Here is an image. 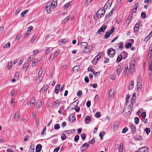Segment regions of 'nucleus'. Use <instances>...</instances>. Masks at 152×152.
Returning a JSON list of instances; mask_svg holds the SVG:
<instances>
[{"mask_svg":"<svg viewBox=\"0 0 152 152\" xmlns=\"http://www.w3.org/2000/svg\"><path fill=\"white\" fill-rule=\"evenodd\" d=\"M105 134V132L104 131H102L99 134V136L101 139H102L104 135Z\"/></svg>","mask_w":152,"mask_h":152,"instance_id":"de8ad7c7","label":"nucleus"},{"mask_svg":"<svg viewBox=\"0 0 152 152\" xmlns=\"http://www.w3.org/2000/svg\"><path fill=\"white\" fill-rule=\"evenodd\" d=\"M93 49L91 45H88L85 48L82 50V52L85 54L88 53L90 52Z\"/></svg>","mask_w":152,"mask_h":152,"instance_id":"7ed1b4c3","label":"nucleus"},{"mask_svg":"<svg viewBox=\"0 0 152 152\" xmlns=\"http://www.w3.org/2000/svg\"><path fill=\"white\" fill-rule=\"evenodd\" d=\"M10 45V43L9 42L7 43L6 44L4 45V46H3V48H9Z\"/></svg>","mask_w":152,"mask_h":152,"instance_id":"a19ab883","label":"nucleus"},{"mask_svg":"<svg viewBox=\"0 0 152 152\" xmlns=\"http://www.w3.org/2000/svg\"><path fill=\"white\" fill-rule=\"evenodd\" d=\"M105 12L104 10L102 9H100L97 12V15H99V16H101V18L103 16Z\"/></svg>","mask_w":152,"mask_h":152,"instance_id":"0eeeda50","label":"nucleus"},{"mask_svg":"<svg viewBox=\"0 0 152 152\" xmlns=\"http://www.w3.org/2000/svg\"><path fill=\"white\" fill-rule=\"evenodd\" d=\"M80 67L78 66H76L72 68V70L73 72H76L80 70Z\"/></svg>","mask_w":152,"mask_h":152,"instance_id":"5701e85b","label":"nucleus"},{"mask_svg":"<svg viewBox=\"0 0 152 152\" xmlns=\"http://www.w3.org/2000/svg\"><path fill=\"white\" fill-rule=\"evenodd\" d=\"M75 117L74 115L72 114L69 116V120L72 121L71 122H72L74 121L75 120Z\"/></svg>","mask_w":152,"mask_h":152,"instance_id":"aec40b11","label":"nucleus"},{"mask_svg":"<svg viewBox=\"0 0 152 152\" xmlns=\"http://www.w3.org/2000/svg\"><path fill=\"white\" fill-rule=\"evenodd\" d=\"M121 55H122V56H123V58L125 59L127 57L128 54L126 51H124L122 53Z\"/></svg>","mask_w":152,"mask_h":152,"instance_id":"bb28decb","label":"nucleus"},{"mask_svg":"<svg viewBox=\"0 0 152 152\" xmlns=\"http://www.w3.org/2000/svg\"><path fill=\"white\" fill-rule=\"evenodd\" d=\"M28 10H26L22 12L21 14V15L22 17H23L24 16V15L26 14L27 12H28Z\"/></svg>","mask_w":152,"mask_h":152,"instance_id":"3c124183","label":"nucleus"},{"mask_svg":"<svg viewBox=\"0 0 152 152\" xmlns=\"http://www.w3.org/2000/svg\"><path fill=\"white\" fill-rule=\"evenodd\" d=\"M88 46V43L86 42H83L81 45V47L83 49L85 48Z\"/></svg>","mask_w":152,"mask_h":152,"instance_id":"c85d7f7f","label":"nucleus"},{"mask_svg":"<svg viewBox=\"0 0 152 152\" xmlns=\"http://www.w3.org/2000/svg\"><path fill=\"white\" fill-rule=\"evenodd\" d=\"M12 62L11 61L10 62H9L8 64V68L9 69H10L12 68Z\"/></svg>","mask_w":152,"mask_h":152,"instance_id":"8fccbe9b","label":"nucleus"},{"mask_svg":"<svg viewBox=\"0 0 152 152\" xmlns=\"http://www.w3.org/2000/svg\"><path fill=\"white\" fill-rule=\"evenodd\" d=\"M19 112H16L15 114V120L16 121H18L19 118Z\"/></svg>","mask_w":152,"mask_h":152,"instance_id":"412c9836","label":"nucleus"},{"mask_svg":"<svg viewBox=\"0 0 152 152\" xmlns=\"http://www.w3.org/2000/svg\"><path fill=\"white\" fill-rule=\"evenodd\" d=\"M132 19V17L131 16H129L128 17L127 20L126 21V23L129 25L131 22V20Z\"/></svg>","mask_w":152,"mask_h":152,"instance_id":"72a5a7b5","label":"nucleus"},{"mask_svg":"<svg viewBox=\"0 0 152 152\" xmlns=\"http://www.w3.org/2000/svg\"><path fill=\"white\" fill-rule=\"evenodd\" d=\"M54 8H53V6L51 5L50 2H49L47 3L45 7L46 11L49 14L51 12V10Z\"/></svg>","mask_w":152,"mask_h":152,"instance_id":"f03ea898","label":"nucleus"},{"mask_svg":"<svg viewBox=\"0 0 152 152\" xmlns=\"http://www.w3.org/2000/svg\"><path fill=\"white\" fill-rule=\"evenodd\" d=\"M119 124L118 122L116 123L113 126V129L115 130H116L117 128L118 127Z\"/></svg>","mask_w":152,"mask_h":152,"instance_id":"f704fd0d","label":"nucleus"},{"mask_svg":"<svg viewBox=\"0 0 152 152\" xmlns=\"http://www.w3.org/2000/svg\"><path fill=\"white\" fill-rule=\"evenodd\" d=\"M114 91L113 89H110L109 92L108 97L109 98H112L113 96Z\"/></svg>","mask_w":152,"mask_h":152,"instance_id":"6ab92c4d","label":"nucleus"},{"mask_svg":"<svg viewBox=\"0 0 152 152\" xmlns=\"http://www.w3.org/2000/svg\"><path fill=\"white\" fill-rule=\"evenodd\" d=\"M122 58V56L121 55H120L118 56L117 58V60L118 62H120L121 61Z\"/></svg>","mask_w":152,"mask_h":152,"instance_id":"4c0bfd02","label":"nucleus"},{"mask_svg":"<svg viewBox=\"0 0 152 152\" xmlns=\"http://www.w3.org/2000/svg\"><path fill=\"white\" fill-rule=\"evenodd\" d=\"M134 82L133 80H131L130 82L128 87V89L131 90L134 87Z\"/></svg>","mask_w":152,"mask_h":152,"instance_id":"dca6fc26","label":"nucleus"},{"mask_svg":"<svg viewBox=\"0 0 152 152\" xmlns=\"http://www.w3.org/2000/svg\"><path fill=\"white\" fill-rule=\"evenodd\" d=\"M51 5L53 6V8H55L57 4V0H53L52 2H51Z\"/></svg>","mask_w":152,"mask_h":152,"instance_id":"4be33fe9","label":"nucleus"},{"mask_svg":"<svg viewBox=\"0 0 152 152\" xmlns=\"http://www.w3.org/2000/svg\"><path fill=\"white\" fill-rule=\"evenodd\" d=\"M15 105V102L13 98L11 99V106L14 107Z\"/></svg>","mask_w":152,"mask_h":152,"instance_id":"bf43d9fd","label":"nucleus"},{"mask_svg":"<svg viewBox=\"0 0 152 152\" xmlns=\"http://www.w3.org/2000/svg\"><path fill=\"white\" fill-rule=\"evenodd\" d=\"M102 55V52H100L96 56L93 60V63L96 64L97 61L99 59Z\"/></svg>","mask_w":152,"mask_h":152,"instance_id":"39448f33","label":"nucleus"},{"mask_svg":"<svg viewBox=\"0 0 152 152\" xmlns=\"http://www.w3.org/2000/svg\"><path fill=\"white\" fill-rule=\"evenodd\" d=\"M101 115L100 114V112H96V113L95 114V117L97 118H98L100 117Z\"/></svg>","mask_w":152,"mask_h":152,"instance_id":"864d4df0","label":"nucleus"},{"mask_svg":"<svg viewBox=\"0 0 152 152\" xmlns=\"http://www.w3.org/2000/svg\"><path fill=\"white\" fill-rule=\"evenodd\" d=\"M38 63V60L37 59H34L32 61V65L33 66H35L37 65Z\"/></svg>","mask_w":152,"mask_h":152,"instance_id":"c756f323","label":"nucleus"},{"mask_svg":"<svg viewBox=\"0 0 152 152\" xmlns=\"http://www.w3.org/2000/svg\"><path fill=\"white\" fill-rule=\"evenodd\" d=\"M125 71L127 75L129 72V69H128L127 66V67H126Z\"/></svg>","mask_w":152,"mask_h":152,"instance_id":"5fc2aeb1","label":"nucleus"},{"mask_svg":"<svg viewBox=\"0 0 152 152\" xmlns=\"http://www.w3.org/2000/svg\"><path fill=\"white\" fill-rule=\"evenodd\" d=\"M123 151V144L121 143V144L118 150L119 152H122Z\"/></svg>","mask_w":152,"mask_h":152,"instance_id":"e433bc0d","label":"nucleus"},{"mask_svg":"<svg viewBox=\"0 0 152 152\" xmlns=\"http://www.w3.org/2000/svg\"><path fill=\"white\" fill-rule=\"evenodd\" d=\"M107 28L106 25H103L101 28L98 30V32L100 33L101 32H103L105 29Z\"/></svg>","mask_w":152,"mask_h":152,"instance_id":"ddd939ff","label":"nucleus"},{"mask_svg":"<svg viewBox=\"0 0 152 152\" xmlns=\"http://www.w3.org/2000/svg\"><path fill=\"white\" fill-rule=\"evenodd\" d=\"M145 131L146 132V134L148 135L150 132V129L149 128H146L145 129Z\"/></svg>","mask_w":152,"mask_h":152,"instance_id":"49530a36","label":"nucleus"},{"mask_svg":"<svg viewBox=\"0 0 152 152\" xmlns=\"http://www.w3.org/2000/svg\"><path fill=\"white\" fill-rule=\"evenodd\" d=\"M91 121V117L87 115L86 116L84 120V121L86 124H89Z\"/></svg>","mask_w":152,"mask_h":152,"instance_id":"4468645a","label":"nucleus"},{"mask_svg":"<svg viewBox=\"0 0 152 152\" xmlns=\"http://www.w3.org/2000/svg\"><path fill=\"white\" fill-rule=\"evenodd\" d=\"M112 2L110 1V0H108V1L106 3V4L104 6V8L106 9L107 7H110L112 5Z\"/></svg>","mask_w":152,"mask_h":152,"instance_id":"f3484780","label":"nucleus"},{"mask_svg":"<svg viewBox=\"0 0 152 152\" xmlns=\"http://www.w3.org/2000/svg\"><path fill=\"white\" fill-rule=\"evenodd\" d=\"M54 128L55 129H59L60 128L59 125L58 124L55 125L54 126Z\"/></svg>","mask_w":152,"mask_h":152,"instance_id":"603ef678","label":"nucleus"},{"mask_svg":"<svg viewBox=\"0 0 152 152\" xmlns=\"http://www.w3.org/2000/svg\"><path fill=\"white\" fill-rule=\"evenodd\" d=\"M61 138L62 140H64L66 137V136L64 134H61Z\"/></svg>","mask_w":152,"mask_h":152,"instance_id":"338daca9","label":"nucleus"},{"mask_svg":"<svg viewBox=\"0 0 152 152\" xmlns=\"http://www.w3.org/2000/svg\"><path fill=\"white\" fill-rule=\"evenodd\" d=\"M142 83L141 80L140 78L138 79L137 81V90L140 91L142 87Z\"/></svg>","mask_w":152,"mask_h":152,"instance_id":"1a4fd4ad","label":"nucleus"},{"mask_svg":"<svg viewBox=\"0 0 152 152\" xmlns=\"http://www.w3.org/2000/svg\"><path fill=\"white\" fill-rule=\"evenodd\" d=\"M77 104L78 103L76 101H75L71 104L70 106V107H72V109L74 108L76 112H78L80 110V108L79 107H77Z\"/></svg>","mask_w":152,"mask_h":152,"instance_id":"20e7f679","label":"nucleus"},{"mask_svg":"<svg viewBox=\"0 0 152 152\" xmlns=\"http://www.w3.org/2000/svg\"><path fill=\"white\" fill-rule=\"evenodd\" d=\"M33 27L32 26H30L28 28L27 31L30 33L31 31L33 29Z\"/></svg>","mask_w":152,"mask_h":152,"instance_id":"4d7b16f0","label":"nucleus"},{"mask_svg":"<svg viewBox=\"0 0 152 152\" xmlns=\"http://www.w3.org/2000/svg\"><path fill=\"white\" fill-rule=\"evenodd\" d=\"M37 38V36L36 35H34L32 37L31 41V42L32 44L33 43V42H34L35 40Z\"/></svg>","mask_w":152,"mask_h":152,"instance_id":"473e14b6","label":"nucleus"},{"mask_svg":"<svg viewBox=\"0 0 152 152\" xmlns=\"http://www.w3.org/2000/svg\"><path fill=\"white\" fill-rule=\"evenodd\" d=\"M39 52V50L38 49H36L34 50L33 52V54L34 55H36Z\"/></svg>","mask_w":152,"mask_h":152,"instance_id":"a18cd8bd","label":"nucleus"},{"mask_svg":"<svg viewBox=\"0 0 152 152\" xmlns=\"http://www.w3.org/2000/svg\"><path fill=\"white\" fill-rule=\"evenodd\" d=\"M68 42V40L66 39H61L59 41V44L62 45Z\"/></svg>","mask_w":152,"mask_h":152,"instance_id":"f8f14e48","label":"nucleus"},{"mask_svg":"<svg viewBox=\"0 0 152 152\" xmlns=\"http://www.w3.org/2000/svg\"><path fill=\"white\" fill-rule=\"evenodd\" d=\"M123 69V66L119 64L117 66V73L118 75H119Z\"/></svg>","mask_w":152,"mask_h":152,"instance_id":"6e6552de","label":"nucleus"},{"mask_svg":"<svg viewBox=\"0 0 152 152\" xmlns=\"http://www.w3.org/2000/svg\"><path fill=\"white\" fill-rule=\"evenodd\" d=\"M134 139L137 140H142V137L139 136H136L134 137Z\"/></svg>","mask_w":152,"mask_h":152,"instance_id":"c9c22d12","label":"nucleus"},{"mask_svg":"<svg viewBox=\"0 0 152 152\" xmlns=\"http://www.w3.org/2000/svg\"><path fill=\"white\" fill-rule=\"evenodd\" d=\"M79 136L78 135H76L75 137L74 140L75 142H77L78 141L79 139Z\"/></svg>","mask_w":152,"mask_h":152,"instance_id":"6e6d98bb","label":"nucleus"},{"mask_svg":"<svg viewBox=\"0 0 152 152\" xmlns=\"http://www.w3.org/2000/svg\"><path fill=\"white\" fill-rule=\"evenodd\" d=\"M35 103V98L32 97L30 100V104L32 105H33Z\"/></svg>","mask_w":152,"mask_h":152,"instance_id":"37998d69","label":"nucleus"},{"mask_svg":"<svg viewBox=\"0 0 152 152\" xmlns=\"http://www.w3.org/2000/svg\"><path fill=\"white\" fill-rule=\"evenodd\" d=\"M132 44L131 43H128L126 45V48H130L132 46Z\"/></svg>","mask_w":152,"mask_h":152,"instance_id":"774afa93","label":"nucleus"},{"mask_svg":"<svg viewBox=\"0 0 152 152\" xmlns=\"http://www.w3.org/2000/svg\"><path fill=\"white\" fill-rule=\"evenodd\" d=\"M71 4V2H68L64 6V8L66 9V8H68L69 6Z\"/></svg>","mask_w":152,"mask_h":152,"instance_id":"e2e57ef3","label":"nucleus"},{"mask_svg":"<svg viewBox=\"0 0 152 152\" xmlns=\"http://www.w3.org/2000/svg\"><path fill=\"white\" fill-rule=\"evenodd\" d=\"M128 130V129L127 128V127H126L124 128L122 131V132L123 133H125Z\"/></svg>","mask_w":152,"mask_h":152,"instance_id":"69168bd1","label":"nucleus"},{"mask_svg":"<svg viewBox=\"0 0 152 152\" xmlns=\"http://www.w3.org/2000/svg\"><path fill=\"white\" fill-rule=\"evenodd\" d=\"M41 149V145L40 144H39L37 145L36 148V152H39Z\"/></svg>","mask_w":152,"mask_h":152,"instance_id":"a878e982","label":"nucleus"},{"mask_svg":"<svg viewBox=\"0 0 152 152\" xmlns=\"http://www.w3.org/2000/svg\"><path fill=\"white\" fill-rule=\"evenodd\" d=\"M28 63L24 64L23 65V70L24 71H26L28 68Z\"/></svg>","mask_w":152,"mask_h":152,"instance_id":"b1692460","label":"nucleus"},{"mask_svg":"<svg viewBox=\"0 0 152 152\" xmlns=\"http://www.w3.org/2000/svg\"><path fill=\"white\" fill-rule=\"evenodd\" d=\"M130 70L131 72H132L133 73L134 70V66L131 65Z\"/></svg>","mask_w":152,"mask_h":152,"instance_id":"0e129e2a","label":"nucleus"},{"mask_svg":"<svg viewBox=\"0 0 152 152\" xmlns=\"http://www.w3.org/2000/svg\"><path fill=\"white\" fill-rule=\"evenodd\" d=\"M126 103L124 107L123 111L125 112L126 113H128L129 115H130L131 113L132 110V109L133 107V101H134L132 99L131 100L132 104H130L129 107H127V103H128V99L129 98V96H126Z\"/></svg>","mask_w":152,"mask_h":152,"instance_id":"f257e3e1","label":"nucleus"},{"mask_svg":"<svg viewBox=\"0 0 152 152\" xmlns=\"http://www.w3.org/2000/svg\"><path fill=\"white\" fill-rule=\"evenodd\" d=\"M60 103V102L59 100H56V101L53 103L54 107L55 108L58 107L59 106Z\"/></svg>","mask_w":152,"mask_h":152,"instance_id":"9b49d317","label":"nucleus"},{"mask_svg":"<svg viewBox=\"0 0 152 152\" xmlns=\"http://www.w3.org/2000/svg\"><path fill=\"white\" fill-rule=\"evenodd\" d=\"M146 148V146H144L141 148H140L137 151V152H143V150L144 148Z\"/></svg>","mask_w":152,"mask_h":152,"instance_id":"58836bf2","label":"nucleus"},{"mask_svg":"<svg viewBox=\"0 0 152 152\" xmlns=\"http://www.w3.org/2000/svg\"><path fill=\"white\" fill-rule=\"evenodd\" d=\"M42 105V102L41 100H38L36 103V107L37 109L40 108Z\"/></svg>","mask_w":152,"mask_h":152,"instance_id":"2eb2a0df","label":"nucleus"},{"mask_svg":"<svg viewBox=\"0 0 152 152\" xmlns=\"http://www.w3.org/2000/svg\"><path fill=\"white\" fill-rule=\"evenodd\" d=\"M115 51L113 49L111 48L107 50L108 55L110 57H113L115 54Z\"/></svg>","mask_w":152,"mask_h":152,"instance_id":"423d86ee","label":"nucleus"},{"mask_svg":"<svg viewBox=\"0 0 152 152\" xmlns=\"http://www.w3.org/2000/svg\"><path fill=\"white\" fill-rule=\"evenodd\" d=\"M99 96L98 95H96L95 97L94 98V101H95L97 102H98L99 99Z\"/></svg>","mask_w":152,"mask_h":152,"instance_id":"680f3d73","label":"nucleus"},{"mask_svg":"<svg viewBox=\"0 0 152 152\" xmlns=\"http://www.w3.org/2000/svg\"><path fill=\"white\" fill-rule=\"evenodd\" d=\"M141 23V22L140 21H138L137 23L135 25L134 30L135 31L138 32L139 30V27Z\"/></svg>","mask_w":152,"mask_h":152,"instance_id":"9d476101","label":"nucleus"},{"mask_svg":"<svg viewBox=\"0 0 152 152\" xmlns=\"http://www.w3.org/2000/svg\"><path fill=\"white\" fill-rule=\"evenodd\" d=\"M135 123L138 124L139 123V119L138 117H136L134 118Z\"/></svg>","mask_w":152,"mask_h":152,"instance_id":"c03bdc74","label":"nucleus"},{"mask_svg":"<svg viewBox=\"0 0 152 152\" xmlns=\"http://www.w3.org/2000/svg\"><path fill=\"white\" fill-rule=\"evenodd\" d=\"M92 72L94 74L95 76H97L99 75L100 74V73L99 72H96L94 69L92 71Z\"/></svg>","mask_w":152,"mask_h":152,"instance_id":"79ce46f5","label":"nucleus"},{"mask_svg":"<svg viewBox=\"0 0 152 152\" xmlns=\"http://www.w3.org/2000/svg\"><path fill=\"white\" fill-rule=\"evenodd\" d=\"M131 127L132 132L133 134H135L136 132L135 126L134 125L132 124L131 126Z\"/></svg>","mask_w":152,"mask_h":152,"instance_id":"cd10ccee","label":"nucleus"},{"mask_svg":"<svg viewBox=\"0 0 152 152\" xmlns=\"http://www.w3.org/2000/svg\"><path fill=\"white\" fill-rule=\"evenodd\" d=\"M70 18V16H68L65 19H64L62 22V23H65Z\"/></svg>","mask_w":152,"mask_h":152,"instance_id":"7c9ffc66","label":"nucleus"},{"mask_svg":"<svg viewBox=\"0 0 152 152\" xmlns=\"http://www.w3.org/2000/svg\"><path fill=\"white\" fill-rule=\"evenodd\" d=\"M48 88V86L47 85H44L43 87L41 88L40 90V92H45L47 91Z\"/></svg>","mask_w":152,"mask_h":152,"instance_id":"a211bd4d","label":"nucleus"},{"mask_svg":"<svg viewBox=\"0 0 152 152\" xmlns=\"http://www.w3.org/2000/svg\"><path fill=\"white\" fill-rule=\"evenodd\" d=\"M101 18V16H99V15H97L96 13V14L94 15L93 16V18L95 20H97L98 18Z\"/></svg>","mask_w":152,"mask_h":152,"instance_id":"2f4dec72","label":"nucleus"},{"mask_svg":"<svg viewBox=\"0 0 152 152\" xmlns=\"http://www.w3.org/2000/svg\"><path fill=\"white\" fill-rule=\"evenodd\" d=\"M60 88V85L59 84L58 85H57L56 88L55 89V92L56 94H58L59 91V90Z\"/></svg>","mask_w":152,"mask_h":152,"instance_id":"393cba45","label":"nucleus"},{"mask_svg":"<svg viewBox=\"0 0 152 152\" xmlns=\"http://www.w3.org/2000/svg\"><path fill=\"white\" fill-rule=\"evenodd\" d=\"M88 146H89L88 145V144L87 143H85L81 146V148H82L84 147L85 149L86 148H87Z\"/></svg>","mask_w":152,"mask_h":152,"instance_id":"13d9d810","label":"nucleus"},{"mask_svg":"<svg viewBox=\"0 0 152 152\" xmlns=\"http://www.w3.org/2000/svg\"><path fill=\"white\" fill-rule=\"evenodd\" d=\"M124 43L122 42H120L119 43V48L120 49H122L124 48Z\"/></svg>","mask_w":152,"mask_h":152,"instance_id":"ea45409f","label":"nucleus"},{"mask_svg":"<svg viewBox=\"0 0 152 152\" xmlns=\"http://www.w3.org/2000/svg\"><path fill=\"white\" fill-rule=\"evenodd\" d=\"M21 9V8H19L15 12V15H17L20 12Z\"/></svg>","mask_w":152,"mask_h":152,"instance_id":"052dcab7","label":"nucleus"},{"mask_svg":"<svg viewBox=\"0 0 152 152\" xmlns=\"http://www.w3.org/2000/svg\"><path fill=\"white\" fill-rule=\"evenodd\" d=\"M110 34L108 32H107L106 34H105V35L104 37V38L105 39H107V38H108L110 37Z\"/></svg>","mask_w":152,"mask_h":152,"instance_id":"09e8293b","label":"nucleus"}]
</instances>
